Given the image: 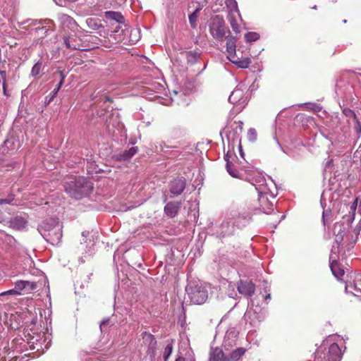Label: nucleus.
Listing matches in <instances>:
<instances>
[{"mask_svg":"<svg viewBox=\"0 0 361 361\" xmlns=\"http://www.w3.org/2000/svg\"><path fill=\"white\" fill-rule=\"evenodd\" d=\"M105 18L108 20H114L118 23H124V17L120 12L106 11L105 12Z\"/></svg>","mask_w":361,"mask_h":361,"instance_id":"aec40b11","label":"nucleus"},{"mask_svg":"<svg viewBox=\"0 0 361 361\" xmlns=\"http://www.w3.org/2000/svg\"><path fill=\"white\" fill-rule=\"evenodd\" d=\"M20 294H21V293L18 292V290H16V289L14 288L13 289H11V290H8L7 291H5V292H3V293H0V296H4V295H19Z\"/></svg>","mask_w":361,"mask_h":361,"instance_id":"4c0bfd02","label":"nucleus"},{"mask_svg":"<svg viewBox=\"0 0 361 361\" xmlns=\"http://www.w3.org/2000/svg\"><path fill=\"white\" fill-rule=\"evenodd\" d=\"M63 42L68 49L72 50L82 49L80 39L75 36H68L63 38Z\"/></svg>","mask_w":361,"mask_h":361,"instance_id":"4468645a","label":"nucleus"},{"mask_svg":"<svg viewBox=\"0 0 361 361\" xmlns=\"http://www.w3.org/2000/svg\"><path fill=\"white\" fill-rule=\"evenodd\" d=\"M226 6L229 8L231 13H236L240 16L238 4L235 0H225Z\"/></svg>","mask_w":361,"mask_h":361,"instance_id":"cd10ccee","label":"nucleus"},{"mask_svg":"<svg viewBox=\"0 0 361 361\" xmlns=\"http://www.w3.org/2000/svg\"><path fill=\"white\" fill-rule=\"evenodd\" d=\"M36 287L37 285L35 283L30 282L28 281H18L15 283V288L19 293H21V291L25 289L32 290H35Z\"/></svg>","mask_w":361,"mask_h":361,"instance_id":"f3484780","label":"nucleus"},{"mask_svg":"<svg viewBox=\"0 0 361 361\" xmlns=\"http://www.w3.org/2000/svg\"><path fill=\"white\" fill-rule=\"evenodd\" d=\"M185 291L193 304H203L208 298L207 290L200 281H190L186 286Z\"/></svg>","mask_w":361,"mask_h":361,"instance_id":"39448f33","label":"nucleus"},{"mask_svg":"<svg viewBox=\"0 0 361 361\" xmlns=\"http://www.w3.org/2000/svg\"><path fill=\"white\" fill-rule=\"evenodd\" d=\"M137 152V148L132 147L128 149L123 150L116 154L114 157L117 161H128Z\"/></svg>","mask_w":361,"mask_h":361,"instance_id":"2eb2a0df","label":"nucleus"},{"mask_svg":"<svg viewBox=\"0 0 361 361\" xmlns=\"http://www.w3.org/2000/svg\"><path fill=\"white\" fill-rule=\"evenodd\" d=\"M0 70H5L4 66L2 67L0 66Z\"/></svg>","mask_w":361,"mask_h":361,"instance_id":"864d4df0","label":"nucleus"},{"mask_svg":"<svg viewBox=\"0 0 361 361\" xmlns=\"http://www.w3.org/2000/svg\"><path fill=\"white\" fill-rule=\"evenodd\" d=\"M355 130L357 133H361V123L357 118V121H355Z\"/></svg>","mask_w":361,"mask_h":361,"instance_id":"58836bf2","label":"nucleus"},{"mask_svg":"<svg viewBox=\"0 0 361 361\" xmlns=\"http://www.w3.org/2000/svg\"><path fill=\"white\" fill-rule=\"evenodd\" d=\"M58 20L63 27L73 29L76 25L75 20L72 17L65 13H59Z\"/></svg>","mask_w":361,"mask_h":361,"instance_id":"dca6fc26","label":"nucleus"},{"mask_svg":"<svg viewBox=\"0 0 361 361\" xmlns=\"http://www.w3.org/2000/svg\"><path fill=\"white\" fill-rule=\"evenodd\" d=\"M42 63L41 62H37L36 63L32 68V71H31V75L34 77L37 76V75L39 74L41 70H42Z\"/></svg>","mask_w":361,"mask_h":361,"instance_id":"473e14b6","label":"nucleus"},{"mask_svg":"<svg viewBox=\"0 0 361 361\" xmlns=\"http://www.w3.org/2000/svg\"><path fill=\"white\" fill-rule=\"evenodd\" d=\"M252 214V212H243V211H241L239 213L238 218H242L245 221H248L251 219Z\"/></svg>","mask_w":361,"mask_h":361,"instance_id":"e433bc0d","label":"nucleus"},{"mask_svg":"<svg viewBox=\"0 0 361 361\" xmlns=\"http://www.w3.org/2000/svg\"><path fill=\"white\" fill-rule=\"evenodd\" d=\"M209 32L211 35L218 41H223L226 37V33H231L226 25L223 17L219 15L212 18L209 23Z\"/></svg>","mask_w":361,"mask_h":361,"instance_id":"423d86ee","label":"nucleus"},{"mask_svg":"<svg viewBox=\"0 0 361 361\" xmlns=\"http://www.w3.org/2000/svg\"><path fill=\"white\" fill-rule=\"evenodd\" d=\"M243 96V91L241 90L237 89L233 90L231 95L228 97L229 102L232 104H235L240 101V99Z\"/></svg>","mask_w":361,"mask_h":361,"instance_id":"393cba45","label":"nucleus"},{"mask_svg":"<svg viewBox=\"0 0 361 361\" xmlns=\"http://www.w3.org/2000/svg\"><path fill=\"white\" fill-rule=\"evenodd\" d=\"M233 63H235L239 68H247L251 63V60L250 58H245L244 59L240 60L238 59L236 61H232Z\"/></svg>","mask_w":361,"mask_h":361,"instance_id":"c85d7f7f","label":"nucleus"},{"mask_svg":"<svg viewBox=\"0 0 361 361\" xmlns=\"http://www.w3.org/2000/svg\"><path fill=\"white\" fill-rule=\"evenodd\" d=\"M197 13L198 9H196L192 13H191L189 16V22L192 28H195L197 27Z\"/></svg>","mask_w":361,"mask_h":361,"instance_id":"c756f323","label":"nucleus"},{"mask_svg":"<svg viewBox=\"0 0 361 361\" xmlns=\"http://www.w3.org/2000/svg\"><path fill=\"white\" fill-rule=\"evenodd\" d=\"M270 298H271V294H270V293L267 294V295L265 296V300H269Z\"/></svg>","mask_w":361,"mask_h":361,"instance_id":"de8ad7c7","label":"nucleus"},{"mask_svg":"<svg viewBox=\"0 0 361 361\" xmlns=\"http://www.w3.org/2000/svg\"><path fill=\"white\" fill-rule=\"evenodd\" d=\"M356 206H357V200L355 201V202L353 204V205L351 206V208L353 209H355L356 208Z\"/></svg>","mask_w":361,"mask_h":361,"instance_id":"a18cd8bd","label":"nucleus"},{"mask_svg":"<svg viewBox=\"0 0 361 361\" xmlns=\"http://www.w3.org/2000/svg\"><path fill=\"white\" fill-rule=\"evenodd\" d=\"M235 140V138H233V140ZM235 140H238L239 142L240 141V138H239V136L238 135H236V137H235Z\"/></svg>","mask_w":361,"mask_h":361,"instance_id":"8fccbe9b","label":"nucleus"},{"mask_svg":"<svg viewBox=\"0 0 361 361\" xmlns=\"http://www.w3.org/2000/svg\"><path fill=\"white\" fill-rule=\"evenodd\" d=\"M186 59L188 63L193 64L200 58V54L195 51H189L185 53Z\"/></svg>","mask_w":361,"mask_h":361,"instance_id":"bb28decb","label":"nucleus"},{"mask_svg":"<svg viewBox=\"0 0 361 361\" xmlns=\"http://www.w3.org/2000/svg\"><path fill=\"white\" fill-rule=\"evenodd\" d=\"M322 221H323L324 225L325 226L326 221H325V217H324V212H323V215H322Z\"/></svg>","mask_w":361,"mask_h":361,"instance_id":"49530a36","label":"nucleus"},{"mask_svg":"<svg viewBox=\"0 0 361 361\" xmlns=\"http://www.w3.org/2000/svg\"><path fill=\"white\" fill-rule=\"evenodd\" d=\"M209 361H230L221 348H211L209 352Z\"/></svg>","mask_w":361,"mask_h":361,"instance_id":"9b49d317","label":"nucleus"},{"mask_svg":"<svg viewBox=\"0 0 361 361\" xmlns=\"http://www.w3.org/2000/svg\"><path fill=\"white\" fill-rule=\"evenodd\" d=\"M238 292L245 296H252L255 291V285L251 281L240 280L237 286Z\"/></svg>","mask_w":361,"mask_h":361,"instance_id":"1a4fd4ad","label":"nucleus"},{"mask_svg":"<svg viewBox=\"0 0 361 361\" xmlns=\"http://www.w3.org/2000/svg\"><path fill=\"white\" fill-rule=\"evenodd\" d=\"M0 77L2 80V82H6V70H0Z\"/></svg>","mask_w":361,"mask_h":361,"instance_id":"ea45409f","label":"nucleus"},{"mask_svg":"<svg viewBox=\"0 0 361 361\" xmlns=\"http://www.w3.org/2000/svg\"><path fill=\"white\" fill-rule=\"evenodd\" d=\"M245 40L248 42H255L259 38V34L254 32H250L245 35Z\"/></svg>","mask_w":361,"mask_h":361,"instance_id":"7c9ffc66","label":"nucleus"},{"mask_svg":"<svg viewBox=\"0 0 361 361\" xmlns=\"http://www.w3.org/2000/svg\"><path fill=\"white\" fill-rule=\"evenodd\" d=\"M175 361H185V358L181 356H178Z\"/></svg>","mask_w":361,"mask_h":361,"instance_id":"c03bdc74","label":"nucleus"},{"mask_svg":"<svg viewBox=\"0 0 361 361\" xmlns=\"http://www.w3.org/2000/svg\"><path fill=\"white\" fill-rule=\"evenodd\" d=\"M191 361H195V360H191Z\"/></svg>","mask_w":361,"mask_h":361,"instance_id":"6e6d98bb","label":"nucleus"},{"mask_svg":"<svg viewBox=\"0 0 361 361\" xmlns=\"http://www.w3.org/2000/svg\"><path fill=\"white\" fill-rule=\"evenodd\" d=\"M345 227L343 223H336L334 227L335 241L332 246L331 254L340 252V246L344 240Z\"/></svg>","mask_w":361,"mask_h":361,"instance_id":"6e6552de","label":"nucleus"},{"mask_svg":"<svg viewBox=\"0 0 361 361\" xmlns=\"http://www.w3.org/2000/svg\"><path fill=\"white\" fill-rule=\"evenodd\" d=\"M105 101H110V98L107 96L104 97Z\"/></svg>","mask_w":361,"mask_h":361,"instance_id":"09e8293b","label":"nucleus"},{"mask_svg":"<svg viewBox=\"0 0 361 361\" xmlns=\"http://www.w3.org/2000/svg\"><path fill=\"white\" fill-rule=\"evenodd\" d=\"M86 23L89 28L93 30H97L100 28H103L104 26L101 23L100 20L97 18H87L86 20Z\"/></svg>","mask_w":361,"mask_h":361,"instance_id":"b1692460","label":"nucleus"},{"mask_svg":"<svg viewBox=\"0 0 361 361\" xmlns=\"http://www.w3.org/2000/svg\"><path fill=\"white\" fill-rule=\"evenodd\" d=\"M312 9H317V6L314 5V6L312 7Z\"/></svg>","mask_w":361,"mask_h":361,"instance_id":"603ef678","label":"nucleus"},{"mask_svg":"<svg viewBox=\"0 0 361 361\" xmlns=\"http://www.w3.org/2000/svg\"><path fill=\"white\" fill-rule=\"evenodd\" d=\"M257 132L255 128H250L247 132V138L250 141H255L257 139Z\"/></svg>","mask_w":361,"mask_h":361,"instance_id":"c9c22d12","label":"nucleus"},{"mask_svg":"<svg viewBox=\"0 0 361 361\" xmlns=\"http://www.w3.org/2000/svg\"><path fill=\"white\" fill-rule=\"evenodd\" d=\"M243 122L240 121L239 122V126L236 127L235 130V133L237 134L238 133V130H239L240 132H242L243 130Z\"/></svg>","mask_w":361,"mask_h":361,"instance_id":"37998d69","label":"nucleus"},{"mask_svg":"<svg viewBox=\"0 0 361 361\" xmlns=\"http://www.w3.org/2000/svg\"><path fill=\"white\" fill-rule=\"evenodd\" d=\"M231 134V133H229V134H228V138H230Z\"/></svg>","mask_w":361,"mask_h":361,"instance_id":"5fc2aeb1","label":"nucleus"},{"mask_svg":"<svg viewBox=\"0 0 361 361\" xmlns=\"http://www.w3.org/2000/svg\"><path fill=\"white\" fill-rule=\"evenodd\" d=\"M13 200H14V195L9 194L6 198H0V204H12Z\"/></svg>","mask_w":361,"mask_h":361,"instance_id":"f704fd0d","label":"nucleus"},{"mask_svg":"<svg viewBox=\"0 0 361 361\" xmlns=\"http://www.w3.org/2000/svg\"><path fill=\"white\" fill-rule=\"evenodd\" d=\"M250 182L253 185L259 194V201L264 212L273 210L274 204L268 201L266 180L262 174H257L251 178Z\"/></svg>","mask_w":361,"mask_h":361,"instance_id":"20e7f679","label":"nucleus"},{"mask_svg":"<svg viewBox=\"0 0 361 361\" xmlns=\"http://www.w3.org/2000/svg\"><path fill=\"white\" fill-rule=\"evenodd\" d=\"M109 319H105L101 322L100 329L102 331H103V328L105 326V325H107L109 324Z\"/></svg>","mask_w":361,"mask_h":361,"instance_id":"a19ab883","label":"nucleus"},{"mask_svg":"<svg viewBox=\"0 0 361 361\" xmlns=\"http://www.w3.org/2000/svg\"><path fill=\"white\" fill-rule=\"evenodd\" d=\"M185 188V181L183 178L174 179L169 184V190L173 195H180Z\"/></svg>","mask_w":361,"mask_h":361,"instance_id":"9d476101","label":"nucleus"},{"mask_svg":"<svg viewBox=\"0 0 361 361\" xmlns=\"http://www.w3.org/2000/svg\"><path fill=\"white\" fill-rule=\"evenodd\" d=\"M54 75H59V76L60 78V81H59V84L57 85L56 87L53 91H51V92L50 94V98L47 102L48 104H49L53 100V99L56 96L59 90L63 85L64 79L66 78V75L63 73V72L62 71H58L55 72Z\"/></svg>","mask_w":361,"mask_h":361,"instance_id":"6ab92c4d","label":"nucleus"},{"mask_svg":"<svg viewBox=\"0 0 361 361\" xmlns=\"http://www.w3.org/2000/svg\"><path fill=\"white\" fill-rule=\"evenodd\" d=\"M173 351V345L172 343H168L164 348V361H168L169 357L171 355Z\"/></svg>","mask_w":361,"mask_h":361,"instance_id":"2f4dec72","label":"nucleus"},{"mask_svg":"<svg viewBox=\"0 0 361 361\" xmlns=\"http://www.w3.org/2000/svg\"><path fill=\"white\" fill-rule=\"evenodd\" d=\"M246 352V349L244 348H237L234 350H233L230 356L228 357L230 361H236L239 360Z\"/></svg>","mask_w":361,"mask_h":361,"instance_id":"5701e85b","label":"nucleus"},{"mask_svg":"<svg viewBox=\"0 0 361 361\" xmlns=\"http://www.w3.org/2000/svg\"><path fill=\"white\" fill-rule=\"evenodd\" d=\"M180 207V202H169L165 205L164 211L168 217L173 218L178 214Z\"/></svg>","mask_w":361,"mask_h":361,"instance_id":"f8f14e48","label":"nucleus"},{"mask_svg":"<svg viewBox=\"0 0 361 361\" xmlns=\"http://www.w3.org/2000/svg\"><path fill=\"white\" fill-rule=\"evenodd\" d=\"M228 20L233 29V30L235 33H238L240 32L239 26L236 22L235 16L234 15V13L229 12L228 16Z\"/></svg>","mask_w":361,"mask_h":361,"instance_id":"a878e982","label":"nucleus"},{"mask_svg":"<svg viewBox=\"0 0 361 361\" xmlns=\"http://www.w3.org/2000/svg\"><path fill=\"white\" fill-rule=\"evenodd\" d=\"M343 114L348 118H353L354 121H357V116L355 113L349 108H344L343 109Z\"/></svg>","mask_w":361,"mask_h":361,"instance_id":"72a5a7b5","label":"nucleus"},{"mask_svg":"<svg viewBox=\"0 0 361 361\" xmlns=\"http://www.w3.org/2000/svg\"><path fill=\"white\" fill-rule=\"evenodd\" d=\"M2 87H3L4 94L6 95V96H8V94L7 93V83H6V82H2Z\"/></svg>","mask_w":361,"mask_h":361,"instance_id":"79ce46f5","label":"nucleus"},{"mask_svg":"<svg viewBox=\"0 0 361 361\" xmlns=\"http://www.w3.org/2000/svg\"><path fill=\"white\" fill-rule=\"evenodd\" d=\"M240 155L243 156V152H242V150H241V146L240 145Z\"/></svg>","mask_w":361,"mask_h":361,"instance_id":"3c124183","label":"nucleus"},{"mask_svg":"<svg viewBox=\"0 0 361 361\" xmlns=\"http://www.w3.org/2000/svg\"><path fill=\"white\" fill-rule=\"evenodd\" d=\"M66 192L73 198L80 200L88 195L93 189V185L91 181L83 177L66 182L65 183Z\"/></svg>","mask_w":361,"mask_h":361,"instance_id":"f257e3e1","label":"nucleus"},{"mask_svg":"<svg viewBox=\"0 0 361 361\" xmlns=\"http://www.w3.org/2000/svg\"><path fill=\"white\" fill-rule=\"evenodd\" d=\"M330 268L334 276L340 279L344 275V270L341 267L337 260L334 257L333 254L329 256Z\"/></svg>","mask_w":361,"mask_h":361,"instance_id":"ddd939ff","label":"nucleus"},{"mask_svg":"<svg viewBox=\"0 0 361 361\" xmlns=\"http://www.w3.org/2000/svg\"><path fill=\"white\" fill-rule=\"evenodd\" d=\"M53 224L44 221L37 228L39 233L44 240L53 245H57L62 238V227L59 223Z\"/></svg>","mask_w":361,"mask_h":361,"instance_id":"f03ea898","label":"nucleus"},{"mask_svg":"<svg viewBox=\"0 0 361 361\" xmlns=\"http://www.w3.org/2000/svg\"><path fill=\"white\" fill-rule=\"evenodd\" d=\"M224 159L226 161V168L228 173L233 177L240 178V172L233 168V165L229 161L228 154H226Z\"/></svg>","mask_w":361,"mask_h":361,"instance_id":"4be33fe9","label":"nucleus"},{"mask_svg":"<svg viewBox=\"0 0 361 361\" xmlns=\"http://www.w3.org/2000/svg\"><path fill=\"white\" fill-rule=\"evenodd\" d=\"M142 338L143 345L147 347V354L149 356L150 359L152 360L154 359L156 355V349L157 345V342L152 334L145 331L142 334Z\"/></svg>","mask_w":361,"mask_h":361,"instance_id":"0eeeda50","label":"nucleus"},{"mask_svg":"<svg viewBox=\"0 0 361 361\" xmlns=\"http://www.w3.org/2000/svg\"><path fill=\"white\" fill-rule=\"evenodd\" d=\"M226 38V51L229 54H235V43H236V39L234 37L232 36H227Z\"/></svg>","mask_w":361,"mask_h":361,"instance_id":"412c9836","label":"nucleus"},{"mask_svg":"<svg viewBox=\"0 0 361 361\" xmlns=\"http://www.w3.org/2000/svg\"><path fill=\"white\" fill-rule=\"evenodd\" d=\"M326 345L324 343L316 350L314 361H340L342 353L338 345L332 343L328 348Z\"/></svg>","mask_w":361,"mask_h":361,"instance_id":"7ed1b4c3","label":"nucleus"},{"mask_svg":"<svg viewBox=\"0 0 361 361\" xmlns=\"http://www.w3.org/2000/svg\"><path fill=\"white\" fill-rule=\"evenodd\" d=\"M27 225V221L22 216H16L11 219L10 226L16 230H23Z\"/></svg>","mask_w":361,"mask_h":361,"instance_id":"a211bd4d","label":"nucleus"}]
</instances>
